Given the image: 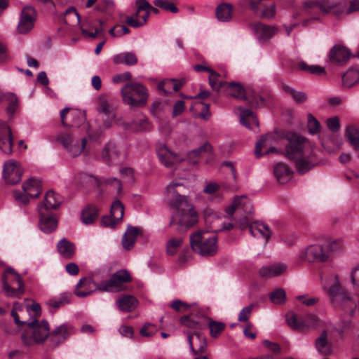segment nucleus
I'll return each instance as SVG.
<instances>
[{"label":"nucleus","mask_w":359,"mask_h":359,"mask_svg":"<svg viewBox=\"0 0 359 359\" xmlns=\"http://www.w3.org/2000/svg\"><path fill=\"white\" fill-rule=\"evenodd\" d=\"M276 14V6L271 4L269 6H266L264 8L262 13V17L266 19H272Z\"/></svg>","instance_id":"nucleus-64"},{"label":"nucleus","mask_w":359,"mask_h":359,"mask_svg":"<svg viewBox=\"0 0 359 359\" xmlns=\"http://www.w3.org/2000/svg\"><path fill=\"white\" fill-rule=\"evenodd\" d=\"M206 316L203 314H199L197 316L193 313L182 316L180 321V323L190 329L201 330L203 328L204 321L205 320Z\"/></svg>","instance_id":"nucleus-25"},{"label":"nucleus","mask_w":359,"mask_h":359,"mask_svg":"<svg viewBox=\"0 0 359 359\" xmlns=\"http://www.w3.org/2000/svg\"><path fill=\"white\" fill-rule=\"evenodd\" d=\"M308 130L311 134H316L320 130V125L319 122L311 114L308 115Z\"/></svg>","instance_id":"nucleus-58"},{"label":"nucleus","mask_w":359,"mask_h":359,"mask_svg":"<svg viewBox=\"0 0 359 359\" xmlns=\"http://www.w3.org/2000/svg\"><path fill=\"white\" fill-rule=\"evenodd\" d=\"M286 139L285 156L294 162L299 173L304 174L318 164L317 150L306 138L292 133Z\"/></svg>","instance_id":"nucleus-2"},{"label":"nucleus","mask_w":359,"mask_h":359,"mask_svg":"<svg viewBox=\"0 0 359 359\" xmlns=\"http://www.w3.org/2000/svg\"><path fill=\"white\" fill-rule=\"evenodd\" d=\"M270 141L271 135H265L256 143L255 152L257 157L259 158L262 155V150L268 147L270 144Z\"/></svg>","instance_id":"nucleus-53"},{"label":"nucleus","mask_w":359,"mask_h":359,"mask_svg":"<svg viewBox=\"0 0 359 359\" xmlns=\"http://www.w3.org/2000/svg\"><path fill=\"white\" fill-rule=\"evenodd\" d=\"M156 151L159 161L166 167H170L183 161L177 154L170 151L165 145L159 146Z\"/></svg>","instance_id":"nucleus-20"},{"label":"nucleus","mask_w":359,"mask_h":359,"mask_svg":"<svg viewBox=\"0 0 359 359\" xmlns=\"http://www.w3.org/2000/svg\"><path fill=\"white\" fill-rule=\"evenodd\" d=\"M156 333L155 327L151 323H146L140 330L141 335L144 337H151Z\"/></svg>","instance_id":"nucleus-63"},{"label":"nucleus","mask_w":359,"mask_h":359,"mask_svg":"<svg viewBox=\"0 0 359 359\" xmlns=\"http://www.w3.org/2000/svg\"><path fill=\"white\" fill-rule=\"evenodd\" d=\"M292 171L283 163H278L273 168V174L280 184H285L292 177Z\"/></svg>","instance_id":"nucleus-31"},{"label":"nucleus","mask_w":359,"mask_h":359,"mask_svg":"<svg viewBox=\"0 0 359 359\" xmlns=\"http://www.w3.org/2000/svg\"><path fill=\"white\" fill-rule=\"evenodd\" d=\"M153 4L157 8H160L172 13L179 12V9L176 5L177 0H154Z\"/></svg>","instance_id":"nucleus-45"},{"label":"nucleus","mask_w":359,"mask_h":359,"mask_svg":"<svg viewBox=\"0 0 359 359\" xmlns=\"http://www.w3.org/2000/svg\"><path fill=\"white\" fill-rule=\"evenodd\" d=\"M219 74L214 70L211 71L209 76V84L212 90L219 91L222 88L226 87L227 82L219 81Z\"/></svg>","instance_id":"nucleus-52"},{"label":"nucleus","mask_w":359,"mask_h":359,"mask_svg":"<svg viewBox=\"0 0 359 359\" xmlns=\"http://www.w3.org/2000/svg\"><path fill=\"white\" fill-rule=\"evenodd\" d=\"M36 19V13L34 8L30 6H25L20 13L17 30L20 34H27L34 27Z\"/></svg>","instance_id":"nucleus-14"},{"label":"nucleus","mask_w":359,"mask_h":359,"mask_svg":"<svg viewBox=\"0 0 359 359\" xmlns=\"http://www.w3.org/2000/svg\"><path fill=\"white\" fill-rule=\"evenodd\" d=\"M100 155L102 161L109 165L118 158L119 151L115 143L108 142L102 148Z\"/></svg>","instance_id":"nucleus-27"},{"label":"nucleus","mask_w":359,"mask_h":359,"mask_svg":"<svg viewBox=\"0 0 359 359\" xmlns=\"http://www.w3.org/2000/svg\"><path fill=\"white\" fill-rule=\"evenodd\" d=\"M137 3L139 4V11L149 10L150 13H159L158 8L153 7L147 0H137Z\"/></svg>","instance_id":"nucleus-61"},{"label":"nucleus","mask_w":359,"mask_h":359,"mask_svg":"<svg viewBox=\"0 0 359 359\" xmlns=\"http://www.w3.org/2000/svg\"><path fill=\"white\" fill-rule=\"evenodd\" d=\"M39 219V228L46 233H50L57 228V220L52 212H46L44 207H38Z\"/></svg>","instance_id":"nucleus-17"},{"label":"nucleus","mask_w":359,"mask_h":359,"mask_svg":"<svg viewBox=\"0 0 359 359\" xmlns=\"http://www.w3.org/2000/svg\"><path fill=\"white\" fill-rule=\"evenodd\" d=\"M341 0H318L316 2L306 4L309 6H316L323 13H328L340 4Z\"/></svg>","instance_id":"nucleus-42"},{"label":"nucleus","mask_w":359,"mask_h":359,"mask_svg":"<svg viewBox=\"0 0 359 359\" xmlns=\"http://www.w3.org/2000/svg\"><path fill=\"white\" fill-rule=\"evenodd\" d=\"M346 136L349 142L356 150H359V129L348 126L346 128Z\"/></svg>","instance_id":"nucleus-47"},{"label":"nucleus","mask_w":359,"mask_h":359,"mask_svg":"<svg viewBox=\"0 0 359 359\" xmlns=\"http://www.w3.org/2000/svg\"><path fill=\"white\" fill-rule=\"evenodd\" d=\"M283 90L289 93L293 98L295 102L302 103L306 100V95L302 91H297L288 86H283Z\"/></svg>","instance_id":"nucleus-51"},{"label":"nucleus","mask_w":359,"mask_h":359,"mask_svg":"<svg viewBox=\"0 0 359 359\" xmlns=\"http://www.w3.org/2000/svg\"><path fill=\"white\" fill-rule=\"evenodd\" d=\"M271 301L276 304H281L285 301V292L284 290L279 288L272 292L269 294Z\"/></svg>","instance_id":"nucleus-55"},{"label":"nucleus","mask_w":359,"mask_h":359,"mask_svg":"<svg viewBox=\"0 0 359 359\" xmlns=\"http://www.w3.org/2000/svg\"><path fill=\"white\" fill-rule=\"evenodd\" d=\"M183 244L182 236H172L166 243V252L168 255H175Z\"/></svg>","instance_id":"nucleus-43"},{"label":"nucleus","mask_w":359,"mask_h":359,"mask_svg":"<svg viewBox=\"0 0 359 359\" xmlns=\"http://www.w3.org/2000/svg\"><path fill=\"white\" fill-rule=\"evenodd\" d=\"M22 172V168L17 161L10 160L4 163L3 175L7 184L18 183L21 180Z\"/></svg>","instance_id":"nucleus-15"},{"label":"nucleus","mask_w":359,"mask_h":359,"mask_svg":"<svg viewBox=\"0 0 359 359\" xmlns=\"http://www.w3.org/2000/svg\"><path fill=\"white\" fill-rule=\"evenodd\" d=\"M286 321L290 327L303 333L308 332L318 325V318L313 314H307L304 317L298 318L293 312H289L286 315Z\"/></svg>","instance_id":"nucleus-9"},{"label":"nucleus","mask_w":359,"mask_h":359,"mask_svg":"<svg viewBox=\"0 0 359 359\" xmlns=\"http://www.w3.org/2000/svg\"><path fill=\"white\" fill-rule=\"evenodd\" d=\"M287 270V265L283 263H276L265 266L259 269V275L264 278H272L284 273Z\"/></svg>","instance_id":"nucleus-29"},{"label":"nucleus","mask_w":359,"mask_h":359,"mask_svg":"<svg viewBox=\"0 0 359 359\" xmlns=\"http://www.w3.org/2000/svg\"><path fill=\"white\" fill-rule=\"evenodd\" d=\"M142 11H143V13L140 15V20H135L133 18H126V22L133 27H140L145 25L149 17L150 13L149 10H142Z\"/></svg>","instance_id":"nucleus-50"},{"label":"nucleus","mask_w":359,"mask_h":359,"mask_svg":"<svg viewBox=\"0 0 359 359\" xmlns=\"http://www.w3.org/2000/svg\"><path fill=\"white\" fill-rule=\"evenodd\" d=\"M96 285L100 284L95 283L93 280L87 278H81L76 285L74 294L79 297H85L90 295L93 292L96 291Z\"/></svg>","instance_id":"nucleus-23"},{"label":"nucleus","mask_w":359,"mask_h":359,"mask_svg":"<svg viewBox=\"0 0 359 359\" xmlns=\"http://www.w3.org/2000/svg\"><path fill=\"white\" fill-rule=\"evenodd\" d=\"M238 210L246 214H251L253 212V207L249 198L244 196L236 197L232 205L227 209V213L232 215L235 211Z\"/></svg>","instance_id":"nucleus-22"},{"label":"nucleus","mask_w":359,"mask_h":359,"mask_svg":"<svg viewBox=\"0 0 359 359\" xmlns=\"http://www.w3.org/2000/svg\"><path fill=\"white\" fill-rule=\"evenodd\" d=\"M250 28L260 41H265L269 39L277 32L276 27L266 25L259 22L251 23Z\"/></svg>","instance_id":"nucleus-19"},{"label":"nucleus","mask_w":359,"mask_h":359,"mask_svg":"<svg viewBox=\"0 0 359 359\" xmlns=\"http://www.w3.org/2000/svg\"><path fill=\"white\" fill-rule=\"evenodd\" d=\"M132 126L136 131H146L151 128L150 123L147 118L144 116L137 120L133 121Z\"/></svg>","instance_id":"nucleus-54"},{"label":"nucleus","mask_w":359,"mask_h":359,"mask_svg":"<svg viewBox=\"0 0 359 359\" xmlns=\"http://www.w3.org/2000/svg\"><path fill=\"white\" fill-rule=\"evenodd\" d=\"M215 15L220 22H229L233 15V6L229 3H222L215 9Z\"/></svg>","instance_id":"nucleus-33"},{"label":"nucleus","mask_w":359,"mask_h":359,"mask_svg":"<svg viewBox=\"0 0 359 359\" xmlns=\"http://www.w3.org/2000/svg\"><path fill=\"white\" fill-rule=\"evenodd\" d=\"M140 233V229L128 225L122 239L123 248L126 250H131L134 247L137 238Z\"/></svg>","instance_id":"nucleus-28"},{"label":"nucleus","mask_w":359,"mask_h":359,"mask_svg":"<svg viewBox=\"0 0 359 359\" xmlns=\"http://www.w3.org/2000/svg\"><path fill=\"white\" fill-rule=\"evenodd\" d=\"M299 257L301 259L311 263H324L328 261L323 243L310 245L302 249Z\"/></svg>","instance_id":"nucleus-12"},{"label":"nucleus","mask_w":359,"mask_h":359,"mask_svg":"<svg viewBox=\"0 0 359 359\" xmlns=\"http://www.w3.org/2000/svg\"><path fill=\"white\" fill-rule=\"evenodd\" d=\"M98 209L94 205H87L81 212V219L83 224H91L98 217Z\"/></svg>","instance_id":"nucleus-38"},{"label":"nucleus","mask_w":359,"mask_h":359,"mask_svg":"<svg viewBox=\"0 0 359 359\" xmlns=\"http://www.w3.org/2000/svg\"><path fill=\"white\" fill-rule=\"evenodd\" d=\"M343 85L347 88H351L359 82V67L357 68L349 69L342 76Z\"/></svg>","instance_id":"nucleus-40"},{"label":"nucleus","mask_w":359,"mask_h":359,"mask_svg":"<svg viewBox=\"0 0 359 359\" xmlns=\"http://www.w3.org/2000/svg\"><path fill=\"white\" fill-rule=\"evenodd\" d=\"M72 299V294L70 292H64L57 297L51 298L47 302V304L52 308L58 309L67 304H69Z\"/></svg>","instance_id":"nucleus-39"},{"label":"nucleus","mask_w":359,"mask_h":359,"mask_svg":"<svg viewBox=\"0 0 359 359\" xmlns=\"http://www.w3.org/2000/svg\"><path fill=\"white\" fill-rule=\"evenodd\" d=\"M315 347L317 351L323 355H330L332 353V343L327 339V334L325 330L316 339Z\"/></svg>","instance_id":"nucleus-26"},{"label":"nucleus","mask_w":359,"mask_h":359,"mask_svg":"<svg viewBox=\"0 0 359 359\" xmlns=\"http://www.w3.org/2000/svg\"><path fill=\"white\" fill-rule=\"evenodd\" d=\"M110 214L115 218V220L121 222L124 215V205L119 200H116L112 203Z\"/></svg>","instance_id":"nucleus-46"},{"label":"nucleus","mask_w":359,"mask_h":359,"mask_svg":"<svg viewBox=\"0 0 359 359\" xmlns=\"http://www.w3.org/2000/svg\"><path fill=\"white\" fill-rule=\"evenodd\" d=\"M253 307L254 305L250 304L242 309L240 313H238V320L239 322H248L251 316Z\"/></svg>","instance_id":"nucleus-60"},{"label":"nucleus","mask_w":359,"mask_h":359,"mask_svg":"<svg viewBox=\"0 0 359 359\" xmlns=\"http://www.w3.org/2000/svg\"><path fill=\"white\" fill-rule=\"evenodd\" d=\"M27 327L22 334L21 339L26 346L42 343L48 337L49 326L47 321L39 323L33 320L27 323Z\"/></svg>","instance_id":"nucleus-6"},{"label":"nucleus","mask_w":359,"mask_h":359,"mask_svg":"<svg viewBox=\"0 0 359 359\" xmlns=\"http://www.w3.org/2000/svg\"><path fill=\"white\" fill-rule=\"evenodd\" d=\"M226 87L229 89L231 96L241 100L245 99L244 89L239 83L235 82L227 83Z\"/></svg>","instance_id":"nucleus-48"},{"label":"nucleus","mask_w":359,"mask_h":359,"mask_svg":"<svg viewBox=\"0 0 359 359\" xmlns=\"http://www.w3.org/2000/svg\"><path fill=\"white\" fill-rule=\"evenodd\" d=\"M13 138L10 127L4 122L0 123V149L6 154L13 150Z\"/></svg>","instance_id":"nucleus-18"},{"label":"nucleus","mask_w":359,"mask_h":359,"mask_svg":"<svg viewBox=\"0 0 359 359\" xmlns=\"http://www.w3.org/2000/svg\"><path fill=\"white\" fill-rule=\"evenodd\" d=\"M184 83V81L165 79L158 84V88L159 90H161L164 94H169L172 92L179 90Z\"/></svg>","instance_id":"nucleus-37"},{"label":"nucleus","mask_w":359,"mask_h":359,"mask_svg":"<svg viewBox=\"0 0 359 359\" xmlns=\"http://www.w3.org/2000/svg\"><path fill=\"white\" fill-rule=\"evenodd\" d=\"M114 8V2L112 0H102L98 3L95 9L100 13H109Z\"/></svg>","instance_id":"nucleus-57"},{"label":"nucleus","mask_w":359,"mask_h":359,"mask_svg":"<svg viewBox=\"0 0 359 359\" xmlns=\"http://www.w3.org/2000/svg\"><path fill=\"white\" fill-rule=\"evenodd\" d=\"M60 115L62 125L64 127L79 126L85 119L83 112L68 107L64 108Z\"/></svg>","instance_id":"nucleus-16"},{"label":"nucleus","mask_w":359,"mask_h":359,"mask_svg":"<svg viewBox=\"0 0 359 359\" xmlns=\"http://www.w3.org/2000/svg\"><path fill=\"white\" fill-rule=\"evenodd\" d=\"M212 151V145L209 142H206L198 148L189 151L187 154V157L193 163H196L197 162L196 158H198L201 154L205 152L210 154Z\"/></svg>","instance_id":"nucleus-44"},{"label":"nucleus","mask_w":359,"mask_h":359,"mask_svg":"<svg viewBox=\"0 0 359 359\" xmlns=\"http://www.w3.org/2000/svg\"><path fill=\"white\" fill-rule=\"evenodd\" d=\"M238 110L240 111V122L242 125L249 129H253L252 125L258 127L257 118L252 111L241 107H239Z\"/></svg>","instance_id":"nucleus-32"},{"label":"nucleus","mask_w":359,"mask_h":359,"mask_svg":"<svg viewBox=\"0 0 359 359\" xmlns=\"http://www.w3.org/2000/svg\"><path fill=\"white\" fill-rule=\"evenodd\" d=\"M57 249L59 254L65 259H72L74 257L75 246L66 238H62L58 242Z\"/></svg>","instance_id":"nucleus-34"},{"label":"nucleus","mask_w":359,"mask_h":359,"mask_svg":"<svg viewBox=\"0 0 359 359\" xmlns=\"http://www.w3.org/2000/svg\"><path fill=\"white\" fill-rule=\"evenodd\" d=\"M323 290L328 294L330 304L337 311L352 316L356 309L353 297L341 286L337 275L328 278L323 283Z\"/></svg>","instance_id":"nucleus-3"},{"label":"nucleus","mask_w":359,"mask_h":359,"mask_svg":"<svg viewBox=\"0 0 359 359\" xmlns=\"http://www.w3.org/2000/svg\"><path fill=\"white\" fill-rule=\"evenodd\" d=\"M187 188L181 183H171L167 186L166 196L169 203L175 209L169 226L179 233H184L198 222V214L194 205L185 196Z\"/></svg>","instance_id":"nucleus-1"},{"label":"nucleus","mask_w":359,"mask_h":359,"mask_svg":"<svg viewBox=\"0 0 359 359\" xmlns=\"http://www.w3.org/2000/svg\"><path fill=\"white\" fill-rule=\"evenodd\" d=\"M41 189L40 180L36 178H30L23 184L22 192L18 191L13 192V198L23 205H27L30 198H34L39 196Z\"/></svg>","instance_id":"nucleus-10"},{"label":"nucleus","mask_w":359,"mask_h":359,"mask_svg":"<svg viewBox=\"0 0 359 359\" xmlns=\"http://www.w3.org/2000/svg\"><path fill=\"white\" fill-rule=\"evenodd\" d=\"M137 301L132 295H123L116 301L118 309L123 312H130L134 310L137 306Z\"/></svg>","instance_id":"nucleus-35"},{"label":"nucleus","mask_w":359,"mask_h":359,"mask_svg":"<svg viewBox=\"0 0 359 359\" xmlns=\"http://www.w3.org/2000/svg\"><path fill=\"white\" fill-rule=\"evenodd\" d=\"M192 250L201 256H213L217 251V236L198 231L190 236Z\"/></svg>","instance_id":"nucleus-4"},{"label":"nucleus","mask_w":359,"mask_h":359,"mask_svg":"<svg viewBox=\"0 0 359 359\" xmlns=\"http://www.w3.org/2000/svg\"><path fill=\"white\" fill-rule=\"evenodd\" d=\"M5 294L11 298H20L25 292V285L20 276L13 269L8 268L2 277Z\"/></svg>","instance_id":"nucleus-7"},{"label":"nucleus","mask_w":359,"mask_h":359,"mask_svg":"<svg viewBox=\"0 0 359 359\" xmlns=\"http://www.w3.org/2000/svg\"><path fill=\"white\" fill-rule=\"evenodd\" d=\"M249 231L253 237L262 238L266 242L271 236L269 227L261 222H255L249 225Z\"/></svg>","instance_id":"nucleus-24"},{"label":"nucleus","mask_w":359,"mask_h":359,"mask_svg":"<svg viewBox=\"0 0 359 359\" xmlns=\"http://www.w3.org/2000/svg\"><path fill=\"white\" fill-rule=\"evenodd\" d=\"M131 280V277L126 270H119L112 275L107 281H102L96 285L95 290L101 292H117L123 290V285Z\"/></svg>","instance_id":"nucleus-8"},{"label":"nucleus","mask_w":359,"mask_h":359,"mask_svg":"<svg viewBox=\"0 0 359 359\" xmlns=\"http://www.w3.org/2000/svg\"><path fill=\"white\" fill-rule=\"evenodd\" d=\"M299 67L302 70L311 74H321L324 72V68L318 65H309L305 62H300Z\"/></svg>","instance_id":"nucleus-56"},{"label":"nucleus","mask_w":359,"mask_h":359,"mask_svg":"<svg viewBox=\"0 0 359 359\" xmlns=\"http://www.w3.org/2000/svg\"><path fill=\"white\" fill-rule=\"evenodd\" d=\"M10 96L11 97V100L7 102L6 111L8 115L12 117L18 107V99L15 95Z\"/></svg>","instance_id":"nucleus-59"},{"label":"nucleus","mask_w":359,"mask_h":359,"mask_svg":"<svg viewBox=\"0 0 359 359\" xmlns=\"http://www.w3.org/2000/svg\"><path fill=\"white\" fill-rule=\"evenodd\" d=\"M351 56V53L346 47L336 45L330 51V61L334 64L343 65L346 62Z\"/></svg>","instance_id":"nucleus-21"},{"label":"nucleus","mask_w":359,"mask_h":359,"mask_svg":"<svg viewBox=\"0 0 359 359\" xmlns=\"http://www.w3.org/2000/svg\"><path fill=\"white\" fill-rule=\"evenodd\" d=\"M97 110L107 116L109 121L104 123V128H108L111 124L110 121H113L115 118V114L113 112L111 104L104 95H100L98 98Z\"/></svg>","instance_id":"nucleus-30"},{"label":"nucleus","mask_w":359,"mask_h":359,"mask_svg":"<svg viewBox=\"0 0 359 359\" xmlns=\"http://www.w3.org/2000/svg\"><path fill=\"white\" fill-rule=\"evenodd\" d=\"M205 320L208 321L210 334L212 337H217L225 327V324L222 322L212 320L208 317H206Z\"/></svg>","instance_id":"nucleus-49"},{"label":"nucleus","mask_w":359,"mask_h":359,"mask_svg":"<svg viewBox=\"0 0 359 359\" xmlns=\"http://www.w3.org/2000/svg\"><path fill=\"white\" fill-rule=\"evenodd\" d=\"M61 203V198L53 191L46 193L44 201L39 207H44L46 212H50V209H56Z\"/></svg>","instance_id":"nucleus-36"},{"label":"nucleus","mask_w":359,"mask_h":359,"mask_svg":"<svg viewBox=\"0 0 359 359\" xmlns=\"http://www.w3.org/2000/svg\"><path fill=\"white\" fill-rule=\"evenodd\" d=\"M123 102L130 109L146 104L148 97L147 88L140 83L132 82L126 84L121 90Z\"/></svg>","instance_id":"nucleus-5"},{"label":"nucleus","mask_w":359,"mask_h":359,"mask_svg":"<svg viewBox=\"0 0 359 359\" xmlns=\"http://www.w3.org/2000/svg\"><path fill=\"white\" fill-rule=\"evenodd\" d=\"M73 333L74 329L69 324L55 327L50 332H49L48 341L51 349L59 346Z\"/></svg>","instance_id":"nucleus-13"},{"label":"nucleus","mask_w":359,"mask_h":359,"mask_svg":"<svg viewBox=\"0 0 359 359\" xmlns=\"http://www.w3.org/2000/svg\"><path fill=\"white\" fill-rule=\"evenodd\" d=\"M67 150L68 154L72 157L79 156L86 147L87 140L82 138L80 140H76L74 136L68 133H60L56 138Z\"/></svg>","instance_id":"nucleus-11"},{"label":"nucleus","mask_w":359,"mask_h":359,"mask_svg":"<svg viewBox=\"0 0 359 359\" xmlns=\"http://www.w3.org/2000/svg\"><path fill=\"white\" fill-rule=\"evenodd\" d=\"M119 221L115 220V218L110 216H103L101 218V225L105 227L114 228L116 225L119 223Z\"/></svg>","instance_id":"nucleus-62"},{"label":"nucleus","mask_w":359,"mask_h":359,"mask_svg":"<svg viewBox=\"0 0 359 359\" xmlns=\"http://www.w3.org/2000/svg\"><path fill=\"white\" fill-rule=\"evenodd\" d=\"M325 251L328 255V261L332 254L341 252L343 250V244L340 241L327 240L323 243Z\"/></svg>","instance_id":"nucleus-41"}]
</instances>
